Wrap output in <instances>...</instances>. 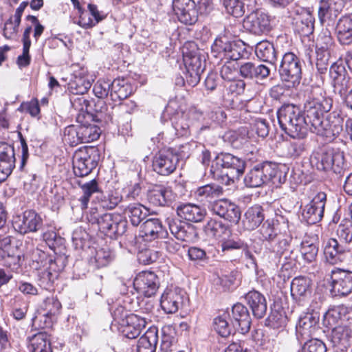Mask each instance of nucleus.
<instances>
[{
	"instance_id": "f257e3e1",
	"label": "nucleus",
	"mask_w": 352,
	"mask_h": 352,
	"mask_svg": "<svg viewBox=\"0 0 352 352\" xmlns=\"http://www.w3.org/2000/svg\"><path fill=\"white\" fill-rule=\"evenodd\" d=\"M280 128L294 139L305 138L309 124L300 107L293 104L283 105L277 112Z\"/></svg>"
},
{
	"instance_id": "f03ea898",
	"label": "nucleus",
	"mask_w": 352,
	"mask_h": 352,
	"mask_svg": "<svg viewBox=\"0 0 352 352\" xmlns=\"http://www.w3.org/2000/svg\"><path fill=\"white\" fill-rule=\"evenodd\" d=\"M245 163L230 153H221L212 161L210 175L222 184L230 185L243 173Z\"/></svg>"
},
{
	"instance_id": "7ed1b4c3",
	"label": "nucleus",
	"mask_w": 352,
	"mask_h": 352,
	"mask_svg": "<svg viewBox=\"0 0 352 352\" xmlns=\"http://www.w3.org/2000/svg\"><path fill=\"white\" fill-rule=\"evenodd\" d=\"M286 181V173L268 162L256 165L245 176L244 183L250 188L261 187L271 183L275 187Z\"/></svg>"
},
{
	"instance_id": "20e7f679",
	"label": "nucleus",
	"mask_w": 352,
	"mask_h": 352,
	"mask_svg": "<svg viewBox=\"0 0 352 352\" xmlns=\"http://www.w3.org/2000/svg\"><path fill=\"white\" fill-rule=\"evenodd\" d=\"M317 169L341 174L346 168L344 153L339 148L326 146L315 151L311 158Z\"/></svg>"
},
{
	"instance_id": "39448f33",
	"label": "nucleus",
	"mask_w": 352,
	"mask_h": 352,
	"mask_svg": "<svg viewBox=\"0 0 352 352\" xmlns=\"http://www.w3.org/2000/svg\"><path fill=\"white\" fill-rule=\"evenodd\" d=\"M332 104V99L324 96L320 89L312 91L304 105L311 131L319 125V122L324 118V113L331 110Z\"/></svg>"
},
{
	"instance_id": "423d86ee",
	"label": "nucleus",
	"mask_w": 352,
	"mask_h": 352,
	"mask_svg": "<svg viewBox=\"0 0 352 352\" xmlns=\"http://www.w3.org/2000/svg\"><path fill=\"white\" fill-rule=\"evenodd\" d=\"M97 207L91 208L88 219L92 223H97L99 230L110 238L122 235L126 230L127 223L118 215L111 213L98 214Z\"/></svg>"
},
{
	"instance_id": "0eeeda50",
	"label": "nucleus",
	"mask_w": 352,
	"mask_h": 352,
	"mask_svg": "<svg viewBox=\"0 0 352 352\" xmlns=\"http://www.w3.org/2000/svg\"><path fill=\"white\" fill-rule=\"evenodd\" d=\"M279 74L282 81L287 83V87L298 85L302 78V62L293 52L285 53L279 67Z\"/></svg>"
},
{
	"instance_id": "6e6552de",
	"label": "nucleus",
	"mask_w": 352,
	"mask_h": 352,
	"mask_svg": "<svg viewBox=\"0 0 352 352\" xmlns=\"http://www.w3.org/2000/svg\"><path fill=\"white\" fill-rule=\"evenodd\" d=\"M189 45L194 49L189 50L188 47L184 46L182 51L183 60L186 69L185 78L189 86L194 87L199 82L201 74L205 69V66L199 52L195 49L194 44Z\"/></svg>"
},
{
	"instance_id": "1a4fd4ad",
	"label": "nucleus",
	"mask_w": 352,
	"mask_h": 352,
	"mask_svg": "<svg viewBox=\"0 0 352 352\" xmlns=\"http://www.w3.org/2000/svg\"><path fill=\"white\" fill-rule=\"evenodd\" d=\"M343 118L336 111H332L325 118L321 120L319 125L312 129L318 135L324 137L327 141H332L343 130Z\"/></svg>"
},
{
	"instance_id": "9d476101",
	"label": "nucleus",
	"mask_w": 352,
	"mask_h": 352,
	"mask_svg": "<svg viewBox=\"0 0 352 352\" xmlns=\"http://www.w3.org/2000/svg\"><path fill=\"white\" fill-rule=\"evenodd\" d=\"M93 148L83 147L76 151L73 155V169L75 175L80 177L88 175L96 166L97 162L92 156Z\"/></svg>"
},
{
	"instance_id": "9b49d317",
	"label": "nucleus",
	"mask_w": 352,
	"mask_h": 352,
	"mask_svg": "<svg viewBox=\"0 0 352 352\" xmlns=\"http://www.w3.org/2000/svg\"><path fill=\"white\" fill-rule=\"evenodd\" d=\"M179 157L173 151H160L153 157V168L154 171L162 175H168L176 169Z\"/></svg>"
},
{
	"instance_id": "f8f14e48",
	"label": "nucleus",
	"mask_w": 352,
	"mask_h": 352,
	"mask_svg": "<svg viewBox=\"0 0 352 352\" xmlns=\"http://www.w3.org/2000/svg\"><path fill=\"white\" fill-rule=\"evenodd\" d=\"M325 260L331 265L345 262L350 256V249L347 245L340 243L336 239H329L324 246Z\"/></svg>"
},
{
	"instance_id": "ddd939ff",
	"label": "nucleus",
	"mask_w": 352,
	"mask_h": 352,
	"mask_svg": "<svg viewBox=\"0 0 352 352\" xmlns=\"http://www.w3.org/2000/svg\"><path fill=\"white\" fill-rule=\"evenodd\" d=\"M331 289L333 296H345L352 292V272L340 269L331 272Z\"/></svg>"
},
{
	"instance_id": "4468645a",
	"label": "nucleus",
	"mask_w": 352,
	"mask_h": 352,
	"mask_svg": "<svg viewBox=\"0 0 352 352\" xmlns=\"http://www.w3.org/2000/svg\"><path fill=\"white\" fill-rule=\"evenodd\" d=\"M41 216L34 210H26L22 215L15 217L12 221L14 230L21 234L37 231L42 226Z\"/></svg>"
},
{
	"instance_id": "2eb2a0df",
	"label": "nucleus",
	"mask_w": 352,
	"mask_h": 352,
	"mask_svg": "<svg viewBox=\"0 0 352 352\" xmlns=\"http://www.w3.org/2000/svg\"><path fill=\"white\" fill-rule=\"evenodd\" d=\"M177 199L172 188L164 185H153L147 192V199L154 206H168Z\"/></svg>"
},
{
	"instance_id": "dca6fc26",
	"label": "nucleus",
	"mask_w": 352,
	"mask_h": 352,
	"mask_svg": "<svg viewBox=\"0 0 352 352\" xmlns=\"http://www.w3.org/2000/svg\"><path fill=\"white\" fill-rule=\"evenodd\" d=\"M133 287L140 294L151 297L155 294L159 288L158 278L154 272H141L134 279Z\"/></svg>"
},
{
	"instance_id": "f3484780",
	"label": "nucleus",
	"mask_w": 352,
	"mask_h": 352,
	"mask_svg": "<svg viewBox=\"0 0 352 352\" xmlns=\"http://www.w3.org/2000/svg\"><path fill=\"white\" fill-rule=\"evenodd\" d=\"M208 207L212 213L231 223H237L241 219L239 208L228 199L214 201Z\"/></svg>"
},
{
	"instance_id": "a211bd4d",
	"label": "nucleus",
	"mask_w": 352,
	"mask_h": 352,
	"mask_svg": "<svg viewBox=\"0 0 352 352\" xmlns=\"http://www.w3.org/2000/svg\"><path fill=\"white\" fill-rule=\"evenodd\" d=\"M329 75L332 80L333 91L342 96L350 87L349 78L342 60L333 63L329 69Z\"/></svg>"
},
{
	"instance_id": "6ab92c4d",
	"label": "nucleus",
	"mask_w": 352,
	"mask_h": 352,
	"mask_svg": "<svg viewBox=\"0 0 352 352\" xmlns=\"http://www.w3.org/2000/svg\"><path fill=\"white\" fill-rule=\"evenodd\" d=\"M173 10L179 21L186 25L194 24L198 19V12L192 0H173Z\"/></svg>"
},
{
	"instance_id": "aec40b11",
	"label": "nucleus",
	"mask_w": 352,
	"mask_h": 352,
	"mask_svg": "<svg viewBox=\"0 0 352 352\" xmlns=\"http://www.w3.org/2000/svg\"><path fill=\"white\" fill-rule=\"evenodd\" d=\"M243 25L250 33L261 35L270 30V21L267 14L256 11L250 13L245 18Z\"/></svg>"
},
{
	"instance_id": "412c9836",
	"label": "nucleus",
	"mask_w": 352,
	"mask_h": 352,
	"mask_svg": "<svg viewBox=\"0 0 352 352\" xmlns=\"http://www.w3.org/2000/svg\"><path fill=\"white\" fill-rule=\"evenodd\" d=\"M326 195L318 193L302 210V217L309 224H315L323 217Z\"/></svg>"
},
{
	"instance_id": "4be33fe9",
	"label": "nucleus",
	"mask_w": 352,
	"mask_h": 352,
	"mask_svg": "<svg viewBox=\"0 0 352 352\" xmlns=\"http://www.w3.org/2000/svg\"><path fill=\"white\" fill-rule=\"evenodd\" d=\"M140 234L145 241H153L159 239H166L168 232L162 221L157 218L146 220L140 227Z\"/></svg>"
},
{
	"instance_id": "5701e85b",
	"label": "nucleus",
	"mask_w": 352,
	"mask_h": 352,
	"mask_svg": "<svg viewBox=\"0 0 352 352\" xmlns=\"http://www.w3.org/2000/svg\"><path fill=\"white\" fill-rule=\"evenodd\" d=\"M15 153L12 146L0 143V182L5 181L15 167Z\"/></svg>"
},
{
	"instance_id": "b1692460",
	"label": "nucleus",
	"mask_w": 352,
	"mask_h": 352,
	"mask_svg": "<svg viewBox=\"0 0 352 352\" xmlns=\"http://www.w3.org/2000/svg\"><path fill=\"white\" fill-rule=\"evenodd\" d=\"M293 12L296 14L295 25L296 30L302 36H308L314 30L315 19L311 12L302 7H295Z\"/></svg>"
},
{
	"instance_id": "393cba45",
	"label": "nucleus",
	"mask_w": 352,
	"mask_h": 352,
	"mask_svg": "<svg viewBox=\"0 0 352 352\" xmlns=\"http://www.w3.org/2000/svg\"><path fill=\"white\" fill-rule=\"evenodd\" d=\"M239 74L241 77L261 81L266 79L270 74V69L265 65L252 62H245L239 67Z\"/></svg>"
},
{
	"instance_id": "a878e982",
	"label": "nucleus",
	"mask_w": 352,
	"mask_h": 352,
	"mask_svg": "<svg viewBox=\"0 0 352 352\" xmlns=\"http://www.w3.org/2000/svg\"><path fill=\"white\" fill-rule=\"evenodd\" d=\"M146 323L145 318L136 314H129L126 316L125 319L122 320V333L125 337L134 339L140 334Z\"/></svg>"
},
{
	"instance_id": "bb28decb",
	"label": "nucleus",
	"mask_w": 352,
	"mask_h": 352,
	"mask_svg": "<svg viewBox=\"0 0 352 352\" xmlns=\"http://www.w3.org/2000/svg\"><path fill=\"white\" fill-rule=\"evenodd\" d=\"M233 327L242 334L250 329L251 318L248 309L241 303L235 304L232 308Z\"/></svg>"
},
{
	"instance_id": "cd10ccee",
	"label": "nucleus",
	"mask_w": 352,
	"mask_h": 352,
	"mask_svg": "<svg viewBox=\"0 0 352 352\" xmlns=\"http://www.w3.org/2000/svg\"><path fill=\"white\" fill-rule=\"evenodd\" d=\"M183 298V292L180 289H167L162 295L161 307L166 314H174L182 305Z\"/></svg>"
},
{
	"instance_id": "c85d7f7f",
	"label": "nucleus",
	"mask_w": 352,
	"mask_h": 352,
	"mask_svg": "<svg viewBox=\"0 0 352 352\" xmlns=\"http://www.w3.org/2000/svg\"><path fill=\"white\" fill-rule=\"evenodd\" d=\"M311 285V280L307 277L298 276L292 280L291 296L299 305H302L303 302L310 296Z\"/></svg>"
},
{
	"instance_id": "c756f323",
	"label": "nucleus",
	"mask_w": 352,
	"mask_h": 352,
	"mask_svg": "<svg viewBox=\"0 0 352 352\" xmlns=\"http://www.w3.org/2000/svg\"><path fill=\"white\" fill-rule=\"evenodd\" d=\"M318 318L307 314L300 317L296 328V334L300 343L308 340L317 329Z\"/></svg>"
},
{
	"instance_id": "7c9ffc66",
	"label": "nucleus",
	"mask_w": 352,
	"mask_h": 352,
	"mask_svg": "<svg viewBox=\"0 0 352 352\" xmlns=\"http://www.w3.org/2000/svg\"><path fill=\"white\" fill-rule=\"evenodd\" d=\"M245 299L256 318L264 317L267 311V302L263 295L257 291L252 290L245 294Z\"/></svg>"
},
{
	"instance_id": "2f4dec72",
	"label": "nucleus",
	"mask_w": 352,
	"mask_h": 352,
	"mask_svg": "<svg viewBox=\"0 0 352 352\" xmlns=\"http://www.w3.org/2000/svg\"><path fill=\"white\" fill-rule=\"evenodd\" d=\"M177 215L188 221L199 222L204 219L206 214L205 209L192 204H186L177 206Z\"/></svg>"
},
{
	"instance_id": "473e14b6",
	"label": "nucleus",
	"mask_w": 352,
	"mask_h": 352,
	"mask_svg": "<svg viewBox=\"0 0 352 352\" xmlns=\"http://www.w3.org/2000/svg\"><path fill=\"white\" fill-rule=\"evenodd\" d=\"M222 187L217 184H207L199 187L195 191V197L197 201L204 204L208 203L210 205L212 200L223 195Z\"/></svg>"
},
{
	"instance_id": "72a5a7b5",
	"label": "nucleus",
	"mask_w": 352,
	"mask_h": 352,
	"mask_svg": "<svg viewBox=\"0 0 352 352\" xmlns=\"http://www.w3.org/2000/svg\"><path fill=\"white\" fill-rule=\"evenodd\" d=\"M158 340V331L155 327H150L139 339L137 352H155Z\"/></svg>"
},
{
	"instance_id": "f704fd0d",
	"label": "nucleus",
	"mask_w": 352,
	"mask_h": 352,
	"mask_svg": "<svg viewBox=\"0 0 352 352\" xmlns=\"http://www.w3.org/2000/svg\"><path fill=\"white\" fill-rule=\"evenodd\" d=\"M263 210L261 206L254 205L249 208L245 213L243 220V226L246 230H253L264 220Z\"/></svg>"
},
{
	"instance_id": "c9c22d12",
	"label": "nucleus",
	"mask_w": 352,
	"mask_h": 352,
	"mask_svg": "<svg viewBox=\"0 0 352 352\" xmlns=\"http://www.w3.org/2000/svg\"><path fill=\"white\" fill-rule=\"evenodd\" d=\"M171 234L178 240L190 241L195 236L193 228L181 221H172L169 223Z\"/></svg>"
},
{
	"instance_id": "e433bc0d",
	"label": "nucleus",
	"mask_w": 352,
	"mask_h": 352,
	"mask_svg": "<svg viewBox=\"0 0 352 352\" xmlns=\"http://www.w3.org/2000/svg\"><path fill=\"white\" fill-rule=\"evenodd\" d=\"M96 199L101 208L111 210L122 201V196L118 190L113 189L100 193L96 197Z\"/></svg>"
},
{
	"instance_id": "4c0bfd02",
	"label": "nucleus",
	"mask_w": 352,
	"mask_h": 352,
	"mask_svg": "<svg viewBox=\"0 0 352 352\" xmlns=\"http://www.w3.org/2000/svg\"><path fill=\"white\" fill-rule=\"evenodd\" d=\"M301 254L303 258L308 263L315 261L318 252V245L316 236H307L301 242Z\"/></svg>"
},
{
	"instance_id": "58836bf2",
	"label": "nucleus",
	"mask_w": 352,
	"mask_h": 352,
	"mask_svg": "<svg viewBox=\"0 0 352 352\" xmlns=\"http://www.w3.org/2000/svg\"><path fill=\"white\" fill-rule=\"evenodd\" d=\"M30 348L32 352H52L49 335L41 331L30 339Z\"/></svg>"
},
{
	"instance_id": "ea45409f",
	"label": "nucleus",
	"mask_w": 352,
	"mask_h": 352,
	"mask_svg": "<svg viewBox=\"0 0 352 352\" xmlns=\"http://www.w3.org/2000/svg\"><path fill=\"white\" fill-rule=\"evenodd\" d=\"M124 213L133 226H138L146 218L147 210L140 204H131L124 208Z\"/></svg>"
},
{
	"instance_id": "a19ab883",
	"label": "nucleus",
	"mask_w": 352,
	"mask_h": 352,
	"mask_svg": "<svg viewBox=\"0 0 352 352\" xmlns=\"http://www.w3.org/2000/svg\"><path fill=\"white\" fill-rule=\"evenodd\" d=\"M78 185L82 190V195L79 199L82 209H85L88 206V204L91 195L94 193L100 192L98 183L96 179H93L86 182H78Z\"/></svg>"
},
{
	"instance_id": "79ce46f5",
	"label": "nucleus",
	"mask_w": 352,
	"mask_h": 352,
	"mask_svg": "<svg viewBox=\"0 0 352 352\" xmlns=\"http://www.w3.org/2000/svg\"><path fill=\"white\" fill-rule=\"evenodd\" d=\"M172 125L179 136L188 135L193 131L186 112L175 115L172 118Z\"/></svg>"
},
{
	"instance_id": "37998d69",
	"label": "nucleus",
	"mask_w": 352,
	"mask_h": 352,
	"mask_svg": "<svg viewBox=\"0 0 352 352\" xmlns=\"http://www.w3.org/2000/svg\"><path fill=\"white\" fill-rule=\"evenodd\" d=\"M332 341L335 345H340L346 347L349 344L351 338V329L344 324H339L332 327Z\"/></svg>"
},
{
	"instance_id": "c03bdc74",
	"label": "nucleus",
	"mask_w": 352,
	"mask_h": 352,
	"mask_svg": "<svg viewBox=\"0 0 352 352\" xmlns=\"http://www.w3.org/2000/svg\"><path fill=\"white\" fill-rule=\"evenodd\" d=\"M255 52L257 57L263 61L274 63L276 60L274 45L267 41L258 43L256 45Z\"/></svg>"
},
{
	"instance_id": "a18cd8bd",
	"label": "nucleus",
	"mask_w": 352,
	"mask_h": 352,
	"mask_svg": "<svg viewBox=\"0 0 352 352\" xmlns=\"http://www.w3.org/2000/svg\"><path fill=\"white\" fill-rule=\"evenodd\" d=\"M204 232L208 237L219 239L230 233L229 229L219 221L210 219L204 228Z\"/></svg>"
},
{
	"instance_id": "49530a36",
	"label": "nucleus",
	"mask_w": 352,
	"mask_h": 352,
	"mask_svg": "<svg viewBox=\"0 0 352 352\" xmlns=\"http://www.w3.org/2000/svg\"><path fill=\"white\" fill-rule=\"evenodd\" d=\"M186 113L194 131L198 132L209 128L208 122H204L205 117L201 111L195 107H192Z\"/></svg>"
},
{
	"instance_id": "de8ad7c7",
	"label": "nucleus",
	"mask_w": 352,
	"mask_h": 352,
	"mask_svg": "<svg viewBox=\"0 0 352 352\" xmlns=\"http://www.w3.org/2000/svg\"><path fill=\"white\" fill-rule=\"evenodd\" d=\"M336 4L332 0H321L318 7V17L322 23L327 19L336 17L338 14V9L336 8Z\"/></svg>"
},
{
	"instance_id": "09e8293b",
	"label": "nucleus",
	"mask_w": 352,
	"mask_h": 352,
	"mask_svg": "<svg viewBox=\"0 0 352 352\" xmlns=\"http://www.w3.org/2000/svg\"><path fill=\"white\" fill-rule=\"evenodd\" d=\"M82 144L97 140L100 134V129L94 124L78 125Z\"/></svg>"
},
{
	"instance_id": "8fccbe9b",
	"label": "nucleus",
	"mask_w": 352,
	"mask_h": 352,
	"mask_svg": "<svg viewBox=\"0 0 352 352\" xmlns=\"http://www.w3.org/2000/svg\"><path fill=\"white\" fill-rule=\"evenodd\" d=\"M91 83L82 71L79 76H75L74 80L69 84L72 92L76 95H83L91 87Z\"/></svg>"
},
{
	"instance_id": "3c124183",
	"label": "nucleus",
	"mask_w": 352,
	"mask_h": 352,
	"mask_svg": "<svg viewBox=\"0 0 352 352\" xmlns=\"http://www.w3.org/2000/svg\"><path fill=\"white\" fill-rule=\"evenodd\" d=\"M232 43L226 36L217 38L211 46V51L214 56L223 58Z\"/></svg>"
},
{
	"instance_id": "603ef678",
	"label": "nucleus",
	"mask_w": 352,
	"mask_h": 352,
	"mask_svg": "<svg viewBox=\"0 0 352 352\" xmlns=\"http://www.w3.org/2000/svg\"><path fill=\"white\" fill-rule=\"evenodd\" d=\"M60 270L57 267L56 261L49 260V267L41 272V281L45 283L47 286H51L52 284L58 277V273Z\"/></svg>"
},
{
	"instance_id": "864d4df0",
	"label": "nucleus",
	"mask_w": 352,
	"mask_h": 352,
	"mask_svg": "<svg viewBox=\"0 0 352 352\" xmlns=\"http://www.w3.org/2000/svg\"><path fill=\"white\" fill-rule=\"evenodd\" d=\"M78 125H70L64 130L63 142L71 146L82 144Z\"/></svg>"
},
{
	"instance_id": "5fc2aeb1",
	"label": "nucleus",
	"mask_w": 352,
	"mask_h": 352,
	"mask_svg": "<svg viewBox=\"0 0 352 352\" xmlns=\"http://www.w3.org/2000/svg\"><path fill=\"white\" fill-rule=\"evenodd\" d=\"M246 0H223L227 12L234 17H240L245 13Z\"/></svg>"
},
{
	"instance_id": "6e6d98bb",
	"label": "nucleus",
	"mask_w": 352,
	"mask_h": 352,
	"mask_svg": "<svg viewBox=\"0 0 352 352\" xmlns=\"http://www.w3.org/2000/svg\"><path fill=\"white\" fill-rule=\"evenodd\" d=\"M88 10L94 19H89L87 21L85 20L82 16H80V25L85 28H90L95 26L97 23L104 19V16L98 10L97 6L89 3Z\"/></svg>"
},
{
	"instance_id": "4d7b16f0",
	"label": "nucleus",
	"mask_w": 352,
	"mask_h": 352,
	"mask_svg": "<svg viewBox=\"0 0 352 352\" xmlns=\"http://www.w3.org/2000/svg\"><path fill=\"white\" fill-rule=\"evenodd\" d=\"M228 314L226 313L214 320V329L222 337H227L232 333V328L228 322Z\"/></svg>"
},
{
	"instance_id": "13d9d810",
	"label": "nucleus",
	"mask_w": 352,
	"mask_h": 352,
	"mask_svg": "<svg viewBox=\"0 0 352 352\" xmlns=\"http://www.w3.org/2000/svg\"><path fill=\"white\" fill-rule=\"evenodd\" d=\"M61 303L57 298L50 296L46 298L43 303V309L45 311V316L52 317L58 314L61 310Z\"/></svg>"
},
{
	"instance_id": "bf43d9fd",
	"label": "nucleus",
	"mask_w": 352,
	"mask_h": 352,
	"mask_svg": "<svg viewBox=\"0 0 352 352\" xmlns=\"http://www.w3.org/2000/svg\"><path fill=\"white\" fill-rule=\"evenodd\" d=\"M333 45V38L330 35V33L327 31H325L320 34L316 40V49H317V54L318 56H319V51H322V52H324L325 54L329 56V53L328 52V50Z\"/></svg>"
},
{
	"instance_id": "052dcab7",
	"label": "nucleus",
	"mask_w": 352,
	"mask_h": 352,
	"mask_svg": "<svg viewBox=\"0 0 352 352\" xmlns=\"http://www.w3.org/2000/svg\"><path fill=\"white\" fill-rule=\"evenodd\" d=\"M302 139L292 141L287 145V155L289 157L296 158L304 153L305 151V144Z\"/></svg>"
},
{
	"instance_id": "680f3d73",
	"label": "nucleus",
	"mask_w": 352,
	"mask_h": 352,
	"mask_svg": "<svg viewBox=\"0 0 352 352\" xmlns=\"http://www.w3.org/2000/svg\"><path fill=\"white\" fill-rule=\"evenodd\" d=\"M323 342L318 339H311L305 342L299 352H326Z\"/></svg>"
},
{
	"instance_id": "e2e57ef3",
	"label": "nucleus",
	"mask_w": 352,
	"mask_h": 352,
	"mask_svg": "<svg viewBox=\"0 0 352 352\" xmlns=\"http://www.w3.org/2000/svg\"><path fill=\"white\" fill-rule=\"evenodd\" d=\"M290 241V237L279 239L278 243L274 247V251L280 257L284 256L285 259H287L289 254L292 253Z\"/></svg>"
},
{
	"instance_id": "0e129e2a",
	"label": "nucleus",
	"mask_w": 352,
	"mask_h": 352,
	"mask_svg": "<svg viewBox=\"0 0 352 352\" xmlns=\"http://www.w3.org/2000/svg\"><path fill=\"white\" fill-rule=\"evenodd\" d=\"M110 80H98L94 85L93 91L98 98H104L110 96Z\"/></svg>"
},
{
	"instance_id": "69168bd1",
	"label": "nucleus",
	"mask_w": 352,
	"mask_h": 352,
	"mask_svg": "<svg viewBox=\"0 0 352 352\" xmlns=\"http://www.w3.org/2000/svg\"><path fill=\"white\" fill-rule=\"evenodd\" d=\"M261 239L264 241H271L277 236L276 229L274 226L269 220L265 221L259 230Z\"/></svg>"
},
{
	"instance_id": "338daca9",
	"label": "nucleus",
	"mask_w": 352,
	"mask_h": 352,
	"mask_svg": "<svg viewBox=\"0 0 352 352\" xmlns=\"http://www.w3.org/2000/svg\"><path fill=\"white\" fill-rule=\"evenodd\" d=\"M20 24V22L17 23L12 17H10L4 24L3 34L5 38L7 39L14 38L17 34Z\"/></svg>"
},
{
	"instance_id": "774afa93",
	"label": "nucleus",
	"mask_w": 352,
	"mask_h": 352,
	"mask_svg": "<svg viewBox=\"0 0 352 352\" xmlns=\"http://www.w3.org/2000/svg\"><path fill=\"white\" fill-rule=\"evenodd\" d=\"M245 53V49L240 45L232 42L228 52L223 56V58L230 60H238L243 57Z\"/></svg>"
}]
</instances>
